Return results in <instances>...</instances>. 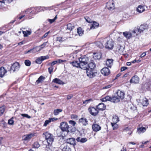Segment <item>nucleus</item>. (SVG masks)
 <instances>
[{"mask_svg":"<svg viewBox=\"0 0 151 151\" xmlns=\"http://www.w3.org/2000/svg\"><path fill=\"white\" fill-rule=\"evenodd\" d=\"M85 19L86 21L89 23H91L93 22L92 20L89 17H86L85 18Z\"/></svg>","mask_w":151,"mask_h":151,"instance_id":"obj_59","label":"nucleus"},{"mask_svg":"<svg viewBox=\"0 0 151 151\" xmlns=\"http://www.w3.org/2000/svg\"><path fill=\"white\" fill-rule=\"evenodd\" d=\"M43 134L44 136L45 137V140L48 144L49 145H51L54 140V137L53 135L47 132L44 133Z\"/></svg>","mask_w":151,"mask_h":151,"instance_id":"obj_4","label":"nucleus"},{"mask_svg":"<svg viewBox=\"0 0 151 151\" xmlns=\"http://www.w3.org/2000/svg\"><path fill=\"white\" fill-rule=\"evenodd\" d=\"M5 111V107L4 106L0 107V116H1L4 113Z\"/></svg>","mask_w":151,"mask_h":151,"instance_id":"obj_42","label":"nucleus"},{"mask_svg":"<svg viewBox=\"0 0 151 151\" xmlns=\"http://www.w3.org/2000/svg\"><path fill=\"white\" fill-rule=\"evenodd\" d=\"M71 118L73 119L77 120L78 119V116L75 114H72L71 115Z\"/></svg>","mask_w":151,"mask_h":151,"instance_id":"obj_49","label":"nucleus"},{"mask_svg":"<svg viewBox=\"0 0 151 151\" xmlns=\"http://www.w3.org/2000/svg\"><path fill=\"white\" fill-rule=\"evenodd\" d=\"M140 102L143 106H146L148 104V101L146 98H141L139 100Z\"/></svg>","mask_w":151,"mask_h":151,"instance_id":"obj_17","label":"nucleus"},{"mask_svg":"<svg viewBox=\"0 0 151 151\" xmlns=\"http://www.w3.org/2000/svg\"><path fill=\"white\" fill-rule=\"evenodd\" d=\"M62 111V110L60 109H57L54 110L53 114L55 115H57L59 113Z\"/></svg>","mask_w":151,"mask_h":151,"instance_id":"obj_39","label":"nucleus"},{"mask_svg":"<svg viewBox=\"0 0 151 151\" xmlns=\"http://www.w3.org/2000/svg\"><path fill=\"white\" fill-rule=\"evenodd\" d=\"M101 72L103 75L106 76L110 74V70L108 68L105 67L101 69Z\"/></svg>","mask_w":151,"mask_h":151,"instance_id":"obj_16","label":"nucleus"},{"mask_svg":"<svg viewBox=\"0 0 151 151\" xmlns=\"http://www.w3.org/2000/svg\"><path fill=\"white\" fill-rule=\"evenodd\" d=\"M53 67L50 66V67H49L48 68V71L50 74H51L53 71Z\"/></svg>","mask_w":151,"mask_h":151,"instance_id":"obj_58","label":"nucleus"},{"mask_svg":"<svg viewBox=\"0 0 151 151\" xmlns=\"http://www.w3.org/2000/svg\"><path fill=\"white\" fill-rule=\"evenodd\" d=\"M120 101V99L116 96H114L111 97V102L114 103H117Z\"/></svg>","mask_w":151,"mask_h":151,"instance_id":"obj_25","label":"nucleus"},{"mask_svg":"<svg viewBox=\"0 0 151 151\" xmlns=\"http://www.w3.org/2000/svg\"><path fill=\"white\" fill-rule=\"evenodd\" d=\"M99 26V24L98 23L96 22H93V24L91 25L90 29H93L96 28V27Z\"/></svg>","mask_w":151,"mask_h":151,"instance_id":"obj_33","label":"nucleus"},{"mask_svg":"<svg viewBox=\"0 0 151 151\" xmlns=\"http://www.w3.org/2000/svg\"><path fill=\"white\" fill-rule=\"evenodd\" d=\"M73 66L76 67L77 68H80L81 69V67L80 66V63H78L77 61H73L70 63Z\"/></svg>","mask_w":151,"mask_h":151,"instance_id":"obj_23","label":"nucleus"},{"mask_svg":"<svg viewBox=\"0 0 151 151\" xmlns=\"http://www.w3.org/2000/svg\"><path fill=\"white\" fill-rule=\"evenodd\" d=\"M67 26V29L70 31L72 30L74 28V25L71 23L68 24Z\"/></svg>","mask_w":151,"mask_h":151,"instance_id":"obj_37","label":"nucleus"},{"mask_svg":"<svg viewBox=\"0 0 151 151\" xmlns=\"http://www.w3.org/2000/svg\"><path fill=\"white\" fill-rule=\"evenodd\" d=\"M86 70L87 75L90 78H92L95 77L97 74V73L94 70L87 68Z\"/></svg>","mask_w":151,"mask_h":151,"instance_id":"obj_6","label":"nucleus"},{"mask_svg":"<svg viewBox=\"0 0 151 151\" xmlns=\"http://www.w3.org/2000/svg\"><path fill=\"white\" fill-rule=\"evenodd\" d=\"M113 60L112 59H108L107 60L106 64L107 66L111 68L113 65Z\"/></svg>","mask_w":151,"mask_h":151,"instance_id":"obj_29","label":"nucleus"},{"mask_svg":"<svg viewBox=\"0 0 151 151\" xmlns=\"http://www.w3.org/2000/svg\"><path fill=\"white\" fill-rule=\"evenodd\" d=\"M47 42H44L43 44H42V45L40 46V47L41 49H42L43 48H44L47 45Z\"/></svg>","mask_w":151,"mask_h":151,"instance_id":"obj_63","label":"nucleus"},{"mask_svg":"<svg viewBox=\"0 0 151 151\" xmlns=\"http://www.w3.org/2000/svg\"><path fill=\"white\" fill-rule=\"evenodd\" d=\"M35 133H32L25 135L22 136V139L24 141L28 142L32 138L35 136Z\"/></svg>","mask_w":151,"mask_h":151,"instance_id":"obj_7","label":"nucleus"},{"mask_svg":"<svg viewBox=\"0 0 151 151\" xmlns=\"http://www.w3.org/2000/svg\"><path fill=\"white\" fill-rule=\"evenodd\" d=\"M24 12L26 14H27L28 13L31 14H35V12H34V10H32V8L30 9H27L26 10L23 11V12Z\"/></svg>","mask_w":151,"mask_h":151,"instance_id":"obj_38","label":"nucleus"},{"mask_svg":"<svg viewBox=\"0 0 151 151\" xmlns=\"http://www.w3.org/2000/svg\"><path fill=\"white\" fill-rule=\"evenodd\" d=\"M111 97L107 96H106L104 98L101 99V100L103 102H105L107 101H109L111 102Z\"/></svg>","mask_w":151,"mask_h":151,"instance_id":"obj_30","label":"nucleus"},{"mask_svg":"<svg viewBox=\"0 0 151 151\" xmlns=\"http://www.w3.org/2000/svg\"><path fill=\"white\" fill-rule=\"evenodd\" d=\"M124 36L127 39H130L132 36L131 33L127 32H123Z\"/></svg>","mask_w":151,"mask_h":151,"instance_id":"obj_26","label":"nucleus"},{"mask_svg":"<svg viewBox=\"0 0 151 151\" xmlns=\"http://www.w3.org/2000/svg\"><path fill=\"white\" fill-rule=\"evenodd\" d=\"M60 147L62 151H71V148L67 145H63L60 146Z\"/></svg>","mask_w":151,"mask_h":151,"instance_id":"obj_19","label":"nucleus"},{"mask_svg":"<svg viewBox=\"0 0 151 151\" xmlns=\"http://www.w3.org/2000/svg\"><path fill=\"white\" fill-rule=\"evenodd\" d=\"M39 9L38 8H32V10H34V12H35V14H35L36 13L39 12Z\"/></svg>","mask_w":151,"mask_h":151,"instance_id":"obj_55","label":"nucleus"},{"mask_svg":"<svg viewBox=\"0 0 151 151\" xmlns=\"http://www.w3.org/2000/svg\"><path fill=\"white\" fill-rule=\"evenodd\" d=\"M111 85H109L107 86H105L103 87V89H104L109 88L111 87Z\"/></svg>","mask_w":151,"mask_h":151,"instance_id":"obj_64","label":"nucleus"},{"mask_svg":"<svg viewBox=\"0 0 151 151\" xmlns=\"http://www.w3.org/2000/svg\"><path fill=\"white\" fill-rule=\"evenodd\" d=\"M148 26L147 24L141 25L139 27H135L134 29L132 31L133 36H135L143 32V31L147 29Z\"/></svg>","mask_w":151,"mask_h":151,"instance_id":"obj_2","label":"nucleus"},{"mask_svg":"<svg viewBox=\"0 0 151 151\" xmlns=\"http://www.w3.org/2000/svg\"><path fill=\"white\" fill-rule=\"evenodd\" d=\"M139 78L137 75H134L133 76L130 80V82L134 84H137L139 82Z\"/></svg>","mask_w":151,"mask_h":151,"instance_id":"obj_13","label":"nucleus"},{"mask_svg":"<svg viewBox=\"0 0 151 151\" xmlns=\"http://www.w3.org/2000/svg\"><path fill=\"white\" fill-rule=\"evenodd\" d=\"M66 39L64 38H63L60 37H57V41H58L60 42L65 41Z\"/></svg>","mask_w":151,"mask_h":151,"instance_id":"obj_41","label":"nucleus"},{"mask_svg":"<svg viewBox=\"0 0 151 151\" xmlns=\"http://www.w3.org/2000/svg\"><path fill=\"white\" fill-rule=\"evenodd\" d=\"M49 33H50L49 31H48L42 37V38L43 39V38H45L47 36V35H48Z\"/></svg>","mask_w":151,"mask_h":151,"instance_id":"obj_61","label":"nucleus"},{"mask_svg":"<svg viewBox=\"0 0 151 151\" xmlns=\"http://www.w3.org/2000/svg\"><path fill=\"white\" fill-rule=\"evenodd\" d=\"M60 127L63 131H66L68 133L70 131L72 132V131L69 129L70 127H69L67 123L66 122H63L60 123Z\"/></svg>","mask_w":151,"mask_h":151,"instance_id":"obj_5","label":"nucleus"},{"mask_svg":"<svg viewBox=\"0 0 151 151\" xmlns=\"http://www.w3.org/2000/svg\"><path fill=\"white\" fill-rule=\"evenodd\" d=\"M20 68L19 63L16 62L14 63L11 67V70H12L14 72L18 71Z\"/></svg>","mask_w":151,"mask_h":151,"instance_id":"obj_11","label":"nucleus"},{"mask_svg":"<svg viewBox=\"0 0 151 151\" xmlns=\"http://www.w3.org/2000/svg\"><path fill=\"white\" fill-rule=\"evenodd\" d=\"M50 121L49 119H48L46 120L43 124V126L46 127L48 124L50 123Z\"/></svg>","mask_w":151,"mask_h":151,"instance_id":"obj_51","label":"nucleus"},{"mask_svg":"<svg viewBox=\"0 0 151 151\" xmlns=\"http://www.w3.org/2000/svg\"><path fill=\"white\" fill-rule=\"evenodd\" d=\"M106 6L109 9H114V3L113 2H109L107 3Z\"/></svg>","mask_w":151,"mask_h":151,"instance_id":"obj_21","label":"nucleus"},{"mask_svg":"<svg viewBox=\"0 0 151 151\" xmlns=\"http://www.w3.org/2000/svg\"><path fill=\"white\" fill-rule=\"evenodd\" d=\"M49 119L50 121L51 122H53L57 120L58 118H50Z\"/></svg>","mask_w":151,"mask_h":151,"instance_id":"obj_62","label":"nucleus"},{"mask_svg":"<svg viewBox=\"0 0 151 151\" xmlns=\"http://www.w3.org/2000/svg\"><path fill=\"white\" fill-rule=\"evenodd\" d=\"M111 124L114 130L117 129L118 127V125L116 123H111Z\"/></svg>","mask_w":151,"mask_h":151,"instance_id":"obj_45","label":"nucleus"},{"mask_svg":"<svg viewBox=\"0 0 151 151\" xmlns=\"http://www.w3.org/2000/svg\"><path fill=\"white\" fill-rule=\"evenodd\" d=\"M89 112L91 115L96 116L97 115L99 111L97 109L93 107H90L88 109Z\"/></svg>","mask_w":151,"mask_h":151,"instance_id":"obj_8","label":"nucleus"},{"mask_svg":"<svg viewBox=\"0 0 151 151\" xmlns=\"http://www.w3.org/2000/svg\"><path fill=\"white\" fill-rule=\"evenodd\" d=\"M33 147L35 148H38L40 147V145L37 142H35L33 145Z\"/></svg>","mask_w":151,"mask_h":151,"instance_id":"obj_46","label":"nucleus"},{"mask_svg":"<svg viewBox=\"0 0 151 151\" xmlns=\"http://www.w3.org/2000/svg\"><path fill=\"white\" fill-rule=\"evenodd\" d=\"M79 123L83 126H86L88 124V121L87 119L85 118H81L79 121Z\"/></svg>","mask_w":151,"mask_h":151,"instance_id":"obj_12","label":"nucleus"},{"mask_svg":"<svg viewBox=\"0 0 151 151\" xmlns=\"http://www.w3.org/2000/svg\"><path fill=\"white\" fill-rule=\"evenodd\" d=\"M57 15H56L54 19H48V20L50 24H52L57 19Z\"/></svg>","mask_w":151,"mask_h":151,"instance_id":"obj_44","label":"nucleus"},{"mask_svg":"<svg viewBox=\"0 0 151 151\" xmlns=\"http://www.w3.org/2000/svg\"><path fill=\"white\" fill-rule=\"evenodd\" d=\"M53 82L59 84H64V83L62 81L57 78L54 79L53 80Z\"/></svg>","mask_w":151,"mask_h":151,"instance_id":"obj_31","label":"nucleus"},{"mask_svg":"<svg viewBox=\"0 0 151 151\" xmlns=\"http://www.w3.org/2000/svg\"><path fill=\"white\" fill-rule=\"evenodd\" d=\"M35 49V48H33V49H30V50L26 51L25 52V54H27L28 53H29L30 52H32V53H34L35 52H34V50Z\"/></svg>","mask_w":151,"mask_h":151,"instance_id":"obj_57","label":"nucleus"},{"mask_svg":"<svg viewBox=\"0 0 151 151\" xmlns=\"http://www.w3.org/2000/svg\"><path fill=\"white\" fill-rule=\"evenodd\" d=\"M66 142L67 143L73 145V146H75L76 145L75 139L73 137L67 139L66 140Z\"/></svg>","mask_w":151,"mask_h":151,"instance_id":"obj_15","label":"nucleus"},{"mask_svg":"<svg viewBox=\"0 0 151 151\" xmlns=\"http://www.w3.org/2000/svg\"><path fill=\"white\" fill-rule=\"evenodd\" d=\"M23 33L25 37H27L31 34V32L29 31H23Z\"/></svg>","mask_w":151,"mask_h":151,"instance_id":"obj_40","label":"nucleus"},{"mask_svg":"<svg viewBox=\"0 0 151 151\" xmlns=\"http://www.w3.org/2000/svg\"><path fill=\"white\" fill-rule=\"evenodd\" d=\"M77 141L78 142H80L81 143H84L87 141V139L86 138H81V137H78L76 139Z\"/></svg>","mask_w":151,"mask_h":151,"instance_id":"obj_27","label":"nucleus"},{"mask_svg":"<svg viewBox=\"0 0 151 151\" xmlns=\"http://www.w3.org/2000/svg\"><path fill=\"white\" fill-rule=\"evenodd\" d=\"M68 122L70 124L72 125L73 126H74L76 124V123L73 120H70Z\"/></svg>","mask_w":151,"mask_h":151,"instance_id":"obj_52","label":"nucleus"},{"mask_svg":"<svg viewBox=\"0 0 151 151\" xmlns=\"http://www.w3.org/2000/svg\"><path fill=\"white\" fill-rule=\"evenodd\" d=\"M14 123V121L13 119V118H11L8 120V123L9 124L12 125Z\"/></svg>","mask_w":151,"mask_h":151,"instance_id":"obj_54","label":"nucleus"},{"mask_svg":"<svg viewBox=\"0 0 151 151\" xmlns=\"http://www.w3.org/2000/svg\"><path fill=\"white\" fill-rule=\"evenodd\" d=\"M101 57V54L100 53H93V58L94 59L99 60Z\"/></svg>","mask_w":151,"mask_h":151,"instance_id":"obj_24","label":"nucleus"},{"mask_svg":"<svg viewBox=\"0 0 151 151\" xmlns=\"http://www.w3.org/2000/svg\"><path fill=\"white\" fill-rule=\"evenodd\" d=\"M92 101L91 99H90L88 100H86L83 101V104H87L88 103Z\"/></svg>","mask_w":151,"mask_h":151,"instance_id":"obj_56","label":"nucleus"},{"mask_svg":"<svg viewBox=\"0 0 151 151\" xmlns=\"http://www.w3.org/2000/svg\"><path fill=\"white\" fill-rule=\"evenodd\" d=\"M6 71L3 67L0 68V77L2 78L6 72Z\"/></svg>","mask_w":151,"mask_h":151,"instance_id":"obj_22","label":"nucleus"},{"mask_svg":"<svg viewBox=\"0 0 151 151\" xmlns=\"http://www.w3.org/2000/svg\"><path fill=\"white\" fill-rule=\"evenodd\" d=\"M77 32L80 36H82L83 34L84 31L81 27L77 29Z\"/></svg>","mask_w":151,"mask_h":151,"instance_id":"obj_35","label":"nucleus"},{"mask_svg":"<svg viewBox=\"0 0 151 151\" xmlns=\"http://www.w3.org/2000/svg\"><path fill=\"white\" fill-rule=\"evenodd\" d=\"M12 0H2L0 1V8L4 6L5 3H7L9 2H11Z\"/></svg>","mask_w":151,"mask_h":151,"instance_id":"obj_28","label":"nucleus"},{"mask_svg":"<svg viewBox=\"0 0 151 151\" xmlns=\"http://www.w3.org/2000/svg\"><path fill=\"white\" fill-rule=\"evenodd\" d=\"M89 69L94 70L96 67V65L94 62H91L89 63L88 64ZM87 69H88L87 68Z\"/></svg>","mask_w":151,"mask_h":151,"instance_id":"obj_32","label":"nucleus"},{"mask_svg":"<svg viewBox=\"0 0 151 151\" xmlns=\"http://www.w3.org/2000/svg\"><path fill=\"white\" fill-rule=\"evenodd\" d=\"M145 6L142 5H139L138 6L137 10V12L139 13H141L144 12L145 10Z\"/></svg>","mask_w":151,"mask_h":151,"instance_id":"obj_20","label":"nucleus"},{"mask_svg":"<svg viewBox=\"0 0 151 151\" xmlns=\"http://www.w3.org/2000/svg\"><path fill=\"white\" fill-rule=\"evenodd\" d=\"M57 62V60L53 61L51 63H49L48 65L53 67V66L54 65L58 63Z\"/></svg>","mask_w":151,"mask_h":151,"instance_id":"obj_48","label":"nucleus"},{"mask_svg":"<svg viewBox=\"0 0 151 151\" xmlns=\"http://www.w3.org/2000/svg\"><path fill=\"white\" fill-rule=\"evenodd\" d=\"M103 44H104L102 42L101 43L100 42H96V45L100 48L102 47H103Z\"/></svg>","mask_w":151,"mask_h":151,"instance_id":"obj_53","label":"nucleus"},{"mask_svg":"<svg viewBox=\"0 0 151 151\" xmlns=\"http://www.w3.org/2000/svg\"><path fill=\"white\" fill-rule=\"evenodd\" d=\"M102 42L106 49L111 50L114 47V42L109 37H107L103 39Z\"/></svg>","mask_w":151,"mask_h":151,"instance_id":"obj_1","label":"nucleus"},{"mask_svg":"<svg viewBox=\"0 0 151 151\" xmlns=\"http://www.w3.org/2000/svg\"><path fill=\"white\" fill-rule=\"evenodd\" d=\"M45 79V77L43 76H41L36 81V83L37 84H38L42 82Z\"/></svg>","mask_w":151,"mask_h":151,"instance_id":"obj_36","label":"nucleus"},{"mask_svg":"<svg viewBox=\"0 0 151 151\" xmlns=\"http://www.w3.org/2000/svg\"><path fill=\"white\" fill-rule=\"evenodd\" d=\"M21 115L23 117H26L28 119H30L31 118L30 116H29L28 114H21Z\"/></svg>","mask_w":151,"mask_h":151,"instance_id":"obj_50","label":"nucleus"},{"mask_svg":"<svg viewBox=\"0 0 151 151\" xmlns=\"http://www.w3.org/2000/svg\"><path fill=\"white\" fill-rule=\"evenodd\" d=\"M113 121L114 123H116L119 121V119L118 116H115L113 118Z\"/></svg>","mask_w":151,"mask_h":151,"instance_id":"obj_43","label":"nucleus"},{"mask_svg":"<svg viewBox=\"0 0 151 151\" xmlns=\"http://www.w3.org/2000/svg\"><path fill=\"white\" fill-rule=\"evenodd\" d=\"M116 94L120 101L124 99L125 95V93L124 92L120 90H118L117 91Z\"/></svg>","mask_w":151,"mask_h":151,"instance_id":"obj_9","label":"nucleus"},{"mask_svg":"<svg viewBox=\"0 0 151 151\" xmlns=\"http://www.w3.org/2000/svg\"><path fill=\"white\" fill-rule=\"evenodd\" d=\"M146 130L145 128L142 127L139 128L137 129V132L138 134H140L141 133L144 132Z\"/></svg>","mask_w":151,"mask_h":151,"instance_id":"obj_34","label":"nucleus"},{"mask_svg":"<svg viewBox=\"0 0 151 151\" xmlns=\"http://www.w3.org/2000/svg\"><path fill=\"white\" fill-rule=\"evenodd\" d=\"M97 109L99 110L103 111L106 108V106L102 103H100L96 106Z\"/></svg>","mask_w":151,"mask_h":151,"instance_id":"obj_18","label":"nucleus"},{"mask_svg":"<svg viewBox=\"0 0 151 151\" xmlns=\"http://www.w3.org/2000/svg\"><path fill=\"white\" fill-rule=\"evenodd\" d=\"M92 127L93 130L95 132L99 131L101 129V127L97 124H93Z\"/></svg>","mask_w":151,"mask_h":151,"instance_id":"obj_14","label":"nucleus"},{"mask_svg":"<svg viewBox=\"0 0 151 151\" xmlns=\"http://www.w3.org/2000/svg\"><path fill=\"white\" fill-rule=\"evenodd\" d=\"M81 69L83 70L87 68V64L88 63L89 59L86 56H82L79 58Z\"/></svg>","mask_w":151,"mask_h":151,"instance_id":"obj_3","label":"nucleus"},{"mask_svg":"<svg viewBox=\"0 0 151 151\" xmlns=\"http://www.w3.org/2000/svg\"><path fill=\"white\" fill-rule=\"evenodd\" d=\"M49 58V57L48 55L41 56L38 58L36 60V63L38 64H40L43 61Z\"/></svg>","mask_w":151,"mask_h":151,"instance_id":"obj_10","label":"nucleus"},{"mask_svg":"<svg viewBox=\"0 0 151 151\" xmlns=\"http://www.w3.org/2000/svg\"><path fill=\"white\" fill-rule=\"evenodd\" d=\"M24 63L26 65L29 66L31 65L30 61L28 60H26L24 61Z\"/></svg>","mask_w":151,"mask_h":151,"instance_id":"obj_47","label":"nucleus"},{"mask_svg":"<svg viewBox=\"0 0 151 151\" xmlns=\"http://www.w3.org/2000/svg\"><path fill=\"white\" fill-rule=\"evenodd\" d=\"M58 63H61L63 62H66V60H62L60 59H58L57 60Z\"/></svg>","mask_w":151,"mask_h":151,"instance_id":"obj_60","label":"nucleus"}]
</instances>
